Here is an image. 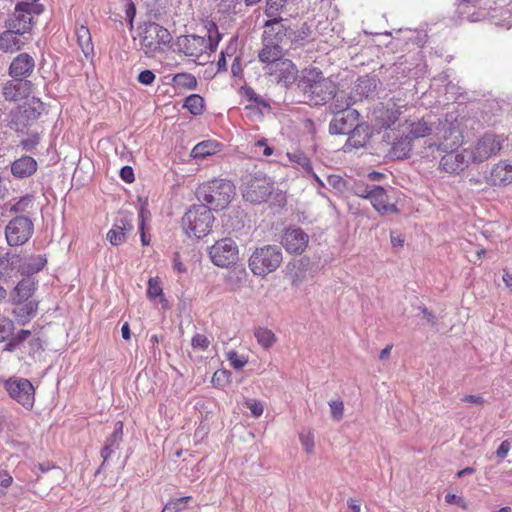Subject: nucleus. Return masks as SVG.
<instances>
[{
    "label": "nucleus",
    "mask_w": 512,
    "mask_h": 512,
    "mask_svg": "<svg viewBox=\"0 0 512 512\" xmlns=\"http://www.w3.org/2000/svg\"><path fill=\"white\" fill-rule=\"evenodd\" d=\"M209 344L210 341L203 334H195L191 341V345L194 349L206 350Z\"/></svg>",
    "instance_id": "864d4df0"
},
{
    "label": "nucleus",
    "mask_w": 512,
    "mask_h": 512,
    "mask_svg": "<svg viewBox=\"0 0 512 512\" xmlns=\"http://www.w3.org/2000/svg\"><path fill=\"white\" fill-rule=\"evenodd\" d=\"M438 125L442 126L441 130L444 132L442 141L437 146V150L445 152L442 156L439 166L440 168L450 174H458L464 171L472 159L469 150L458 152L457 148L462 144L463 136L459 127L452 122L445 120L442 122L438 119Z\"/></svg>",
    "instance_id": "f257e3e1"
},
{
    "label": "nucleus",
    "mask_w": 512,
    "mask_h": 512,
    "mask_svg": "<svg viewBox=\"0 0 512 512\" xmlns=\"http://www.w3.org/2000/svg\"><path fill=\"white\" fill-rule=\"evenodd\" d=\"M183 107L194 116L201 115L205 108L204 99L199 94H191L185 98Z\"/></svg>",
    "instance_id": "4c0bfd02"
},
{
    "label": "nucleus",
    "mask_w": 512,
    "mask_h": 512,
    "mask_svg": "<svg viewBox=\"0 0 512 512\" xmlns=\"http://www.w3.org/2000/svg\"><path fill=\"white\" fill-rule=\"evenodd\" d=\"M33 195H25L19 198V200L11 206L10 211L14 213H22L32 203Z\"/></svg>",
    "instance_id": "3c124183"
},
{
    "label": "nucleus",
    "mask_w": 512,
    "mask_h": 512,
    "mask_svg": "<svg viewBox=\"0 0 512 512\" xmlns=\"http://www.w3.org/2000/svg\"><path fill=\"white\" fill-rule=\"evenodd\" d=\"M231 372L228 370H217L212 377L215 387H224L230 382Z\"/></svg>",
    "instance_id": "49530a36"
},
{
    "label": "nucleus",
    "mask_w": 512,
    "mask_h": 512,
    "mask_svg": "<svg viewBox=\"0 0 512 512\" xmlns=\"http://www.w3.org/2000/svg\"><path fill=\"white\" fill-rule=\"evenodd\" d=\"M269 28H264L262 35L263 47L258 53L259 61L262 63L273 65L275 62L283 60V48L281 42L276 41L273 36H270Z\"/></svg>",
    "instance_id": "f3484780"
},
{
    "label": "nucleus",
    "mask_w": 512,
    "mask_h": 512,
    "mask_svg": "<svg viewBox=\"0 0 512 512\" xmlns=\"http://www.w3.org/2000/svg\"><path fill=\"white\" fill-rule=\"evenodd\" d=\"M235 195V185L230 180L221 178L203 182L196 189L199 202L216 212L227 208Z\"/></svg>",
    "instance_id": "7ed1b4c3"
},
{
    "label": "nucleus",
    "mask_w": 512,
    "mask_h": 512,
    "mask_svg": "<svg viewBox=\"0 0 512 512\" xmlns=\"http://www.w3.org/2000/svg\"><path fill=\"white\" fill-rule=\"evenodd\" d=\"M231 73L234 77H242L243 75V67L241 63V57L236 56L231 65Z\"/></svg>",
    "instance_id": "774afa93"
},
{
    "label": "nucleus",
    "mask_w": 512,
    "mask_h": 512,
    "mask_svg": "<svg viewBox=\"0 0 512 512\" xmlns=\"http://www.w3.org/2000/svg\"><path fill=\"white\" fill-rule=\"evenodd\" d=\"M380 85L379 79L375 76H364L357 80L355 92L357 95L365 98H373Z\"/></svg>",
    "instance_id": "7c9ffc66"
},
{
    "label": "nucleus",
    "mask_w": 512,
    "mask_h": 512,
    "mask_svg": "<svg viewBox=\"0 0 512 512\" xmlns=\"http://www.w3.org/2000/svg\"><path fill=\"white\" fill-rule=\"evenodd\" d=\"M297 66L289 59H283L275 62L269 67L268 74L273 81L284 88H290L293 84H297L299 76Z\"/></svg>",
    "instance_id": "2eb2a0df"
},
{
    "label": "nucleus",
    "mask_w": 512,
    "mask_h": 512,
    "mask_svg": "<svg viewBox=\"0 0 512 512\" xmlns=\"http://www.w3.org/2000/svg\"><path fill=\"white\" fill-rule=\"evenodd\" d=\"M29 354H35L37 352L43 351V341L39 337H33L29 340Z\"/></svg>",
    "instance_id": "69168bd1"
},
{
    "label": "nucleus",
    "mask_w": 512,
    "mask_h": 512,
    "mask_svg": "<svg viewBox=\"0 0 512 512\" xmlns=\"http://www.w3.org/2000/svg\"><path fill=\"white\" fill-rule=\"evenodd\" d=\"M270 36H273L276 41L283 43L285 39L289 40L292 45L303 46L309 41L313 31L307 22H303L298 29H293L287 25L285 21H280V24H273L269 26Z\"/></svg>",
    "instance_id": "9d476101"
},
{
    "label": "nucleus",
    "mask_w": 512,
    "mask_h": 512,
    "mask_svg": "<svg viewBox=\"0 0 512 512\" xmlns=\"http://www.w3.org/2000/svg\"><path fill=\"white\" fill-rule=\"evenodd\" d=\"M238 255V246L231 238L216 241L209 250V256L213 264L222 268L236 264L239 258Z\"/></svg>",
    "instance_id": "f8f14e48"
},
{
    "label": "nucleus",
    "mask_w": 512,
    "mask_h": 512,
    "mask_svg": "<svg viewBox=\"0 0 512 512\" xmlns=\"http://www.w3.org/2000/svg\"><path fill=\"white\" fill-rule=\"evenodd\" d=\"M283 261V252L280 246L267 244L257 247L248 260L251 272L256 276L265 277L276 271Z\"/></svg>",
    "instance_id": "39448f33"
},
{
    "label": "nucleus",
    "mask_w": 512,
    "mask_h": 512,
    "mask_svg": "<svg viewBox=\"0 0 512 512\" xmlns=\"http://www.w3.org/2000/svg\"><path fill=\"white\" fill-rule=\"evenodd\" d=\"M434 123H429L424 118L410 124V131L406 135L410 139H418L431 134Z\"/></svg>",
    "instance_id": "c9c22d12"
},
{
    "label": "nucleus",
    "mask_w": 512,
    "mask_h": 512,
    "mask_svg": "<svg viewBox=\"0 0 512 512\" xmlns=\"http://www.w3.org/2000/svg\"><path fill=\"white\" fill-rule=\"evenodd\" d=\"M247 405H248V408L250 409L251 411V414L254 416V417H259L262 415L263 413V405L260 401H257V400H249L247 402Z\"/></svg>",
    "instance_id": "338daca9"
},
{
    "label": "nucleus",
    "mask_w": 512,
    "mask_h": 512,
    "mask_svg": "<svg viewBox=\"0 0 512 512\" xmlns=\"http://www.w3.org/2000/svg\"><path fill=\"white\" fill-rule=\"evenodd\" d=\"M219 144L212 140H205L195 145L191 151L194 159H201L213 155L218 151Z\"/></svg>",
    "instance_id": "72a5a7b5"
},
{
    "label": "nucleus",
    "mask_w": 512,
    "mask_h": 512,
    "mask_svg": "<svg viewBox=\"0 0 512 512\" xmlns=\"http://www.w3.org/2000/svg\"><path fill=\"white\" fill-rule=\"evenodd\" d=\"M37 170V162L30 156H22L11 164V172L17 178H27Z\"/></svg>",
    "instance_id": "c756f323"
},
{
    "label": "nucleus",
    "mask_w": 512,
    "mask_h": 512,
    "mask_svg": "<svg viewBox=\"0 0 512 512\" xmlns=\"http://www.w3.org/2000/svg\"><path fill=\"white\" fill-rule=\"evenodd\" d=\"M171 42L172 35L165 27L152 21L144 23L140 44L146 55L160 51L161 45L168 46Z\"/></svg>",
    "instance_id": "1a4fd4ad"
},
{
    "label": "nucleus",
    "mask_w": 512,
    "mask_h": 512,
    "mask_svg": "<svg viewBox=\"0 0 512 512\" xmlns=\"http://www.w3.org/2000/svg\"><path fill=\"white\" fill-rule=\"evenodd\" d=\"M28 38L14 24H8V29L0 34V50L6 53L19 51Z\"/></svg>",
    "instance_id": "6ab92c4d"
},
{
    "label": "nucleus",
    "mask_w": 512,
    "mask_h": 512,
    "mask_svg": "<svg viewBox=\"0 0 512 512\" xmlns=\"http://www.w3.org/2000/svg\"><path fill=\"white\" fill-rule=\"evenodd\" d=\"M327 184L338 193H343L349 189V183L339 175H328Z\"/></svg>",
    "instance_id": "37998d69"
},
{
    "label": "nucleus",
    "mask_w": 512,
    "mask_h": 512,
    "mask_svg": "<svg viewBox=\"0 0 512 512\" xmlns=\"http://www.w3.org/2000/svg\"><path fill=\"white\" fill-rule=\"evenodd\" d=\"M147 216H150V213L142 206L139 211V219H140L139 230H140V234H141V242H142V245H144V246L148 245V243H149V241L146 238V234L144 232L145 219Z\"/></svg>",
    "instance_id": "603ef678"
},
{
    "label": "nucleus",
    "mask_w": 512,
    "mask_h": 512,
    "mask_svg": "<svg viewBox=\"0 0 512 512\" xmlns=\"http://www.w3.org/2000/svg\"><path fill=\"white\" fill-rule=\"evenodd\" d=\"M512 447V441L510 440H504L500 445L499 447L497 448L496 450V456L500 459V460H503L508 452L510 451Z\"/></svg>",
    "instance_id": "0e129e2a"
},
{
    "label": "nucleus",
    "mask_w": 512,
    "mask_h": 512,
    "mask_svg": "<svg viewBox=\"0 0 512 512\" xmlns=\"http://www.w3.org/2000/svg\"><path fill=\"white\" fill-rule=\"evenodd\" d=\"M254 335H255L258 343L261 346H263L264 348L271 347L274 344V342L276 341L274 333L267 328H262V327L257 328L255 330Z\"/></svg>",
    "instance_id": "a19ab883"
},
{
    "label": "nucleus",
    "mask_w": 512,
    "mask_h": 512,
    "mask_svg": "<svg viewBox=\"0 0 512 512\" xmlns=\"http://www.w3.org/2000/svg\"><path fill=\"white\" fill-rule=\"evenodd\" d=\"M290 159L300 165L307 173H312L313 167L310 159L304 153H294Z\"/></svg>",
    "instance_id": "8fccbe9b"
},
{
    "label": "nucleus",
    "mask_w": 512,
    "mask_h": 512,
    "mask_svg": "<svg viewBox=\"0 0 512 512\" xmlns=\"http://www.w3.org/2000/svg\"><path fill=\"white\" fill-rule=\"evenodd\" d=\"M337 98L335 102L330 106V110L333 113L328 127V131L331 135H348L357 121L360 119V114L356 109L343 106L339 103ZM350 103L347 102L346 106Z\"/></svg>",
    "instance_id": "6e6552de"
},
{
    "label": "nucleus",
    "mask_w": 512,
    "mask_h": 512,
    "mask_svg": "<svg viewBox=\"0 0 512 512\" xmlns=\"http://www.w3.org/2000/svg\"><path fill=\"white\" fill-rule=\"evenodd\" d=\"M120 178L126 183H132L135 180L134 171L131 166H123L119 172Z\"/></svg>",
    "instance_id": "e2e57ef3"
},
{
    "label": "nucleus",
    "mask_w": 512,
    "mask_h": 512,
    "mask_svg": "<svg viewBox=\"0 0 512 512\" xmlns=\"http://www.w3.org/2000/svg\"><path fill=\"white\" fill-rule=\"evenodd\" d=\"M412 141V139L405 135L393 144L392 149L398 159H406L410 157L412 151Z\"/></svg>",
    "instance_id": "58836bf2"
},
{
    "label": "nucleus",
    "mask_w": 512,
    "mask_h": 512,
    "mask_svg": "<svg viewBox=\"0 0 512 512\" xmlns=\"http://www.w3.org/2000/svg\"><path fill=\"white\" fill-rule=\"evenodd\" d=\"M372 134V126L367 122H360L359 119L347 135L348 138L344 144V151L365 147Z\"/></svg>",
    "instance_id": "a211bd4d"
},
{
    "label": "nucleus",
    "mask_w": 512,
    "mask_h": 512,
    "mask_svg": "<svg viewBox=\"0 0 512 512\" xmlns=\"http://www.w3.org/2000/svg\"><path fill=\"white\" fill-rule=\"evenodd\" d=\"M47 264V258L45 255H33L28 259H24L22 265H20V273L23 276L32 277L34 274L40 272Z\"/></svg>",
    "instance_id": "2f4dec72"
},
{
    "label": "nucleus",
    "mask_w": 512,
    "mask_h": 512,
    "mask_svg": "<svg viewBox=\"0 0 512 512\" xmlns=\"http://www.w3.org/2000/svg\"><path fill=\"white\" fill-rule=\"evenodd\" d=\"M39 144V135L37 133H32L27 139H23L20 142V146L26 150L31 151Z\"/></svg>",
    "instance_id": "4d7b16f0"
},
{
    "label": "nucleus",
    "mask_w": 512,
    "mask_h": 512,
    "mask_svg": "<svg viewBox=\"0 0 512 512\" xmlns=\"http://www.w3.org/2000/svg\"><path fill=\"white\" fill-rule=\"evenodd\" d=\"M190 498L191 497L187 496L171 500L164 506L162 512H180L186 508Z\"/></svg>",
    "instance_id": "a18cd8bd"
},
{
    "label": "nucleus",
    "mask_w": 512,
    "mask_h": 512,
    "mask_svg": "<svg viewBox=\"0 0 512 512\" xmlns=\"http://www.w3.org/2000/svg\"><path fill=\"white\" fill-rule=\"evenodd\" d=\"M502 148L501 141L491 133H485L476 143L473 150H469L473 163H482L496 155Z\"/></svg>",
    "instance_id": "dca6fc26"
},
{
    "label": "nucleus",
    "mask_w": 512,
    "mask_h": 512,
    "mask_svg": "<svg viewBox=\"0 0 512 512\" xmlns=\"http://www.w3.org/2000/svg\"><path fill=\"white\" fill-rule=\"evenodd\" d=\"M123 438V423L121 421L116 422L115 427L111 435L106 439L105 444L109 445L113 449L117 450Z\"/></svg>",
    "instance_id": "79ce46f5"
},
{
    "label": "nucleus",
    "mask_w": 512,
    "mask_h": 512,
    "mask_svg": "<svg viewBox=\"0 0 512 512\" xmlns=\"http://www.w3.org/2000/svg\"><path fill=\"white\" fill-rule=\"evenodd\" d=\"M31 4L28 2H18L15 7V12L11 18L6 21L8 24H14L19 28L20 32L27 33L32 27V15L30 12Z\"/></svg>",
    "instance_id": "5701e85b"
},
{
    "label": "nucleus",
    "mask_w": 512,
    "mask_h": 512,
    "mask_svg": "<svg viewBox=\"0 0 512 512\" xmlns=\"http://www.w3.org/2000/svg\"><path fill=\"white\" fill-rule=\"evenodd\" d=\"M490 183L493 186H506L512 183V164L501 161L496 164L490 173Z\"/></svg>",
    "instance_id": "cd10ccee"
},
{
    "label": "nucleus",
    "mask_w": 512,
    "mask_h": 512,
    "mask_svg": "<svg viewBox=\"0 0 512 512\" xmlns=\"http://www.w3.org/2000/svg\"><path fill=\"white\" fill-rule=\"evenodd\" d=\"M222 39V34L217 33V35L208 36V42L205 40V49H209L211 52H215L217 50L218 44Z\"/></svg>",
    "instance_id": "052dcab7"
},
{
    "label": "nucleus",
    "mask_w": 512,
    "mask_h": 512,
    "mask_svg": "<svg viewBox=\"0 0 512 512\" xmlns=\"http://www.w3.org/2000/svg\"><path fill=\"white\" fill-rule=\"evenodd\" d=\"M297 89L303 95V102L310 106L325 105L330 100L337 99V84L325 77L317 67L305 68L301 71Z\"/></svg>",
    "instance_id": "f03ea898"
},
{
    "label": "nucleus",
    "mask_w": 512,
    "mask_h": 512,
    "mask_svg": "<svg viewBox=\"0 0 512 512\" xmlns=\"http://www.w3.org/2000/svg\"><path fill=\"white\" fill-rule=\"evenodd\" d=\"M133 231L131 217H121L116 219L113 227L107 233V240L113 246H118L127 240V236Z\"/></svg>",
    "instance_id": "b1692460"
},
{
    "label": "nucleus",
    "mask_w": 512,
    "mask_h": 512,
    "mask_svg": "<svg viewBox=\"0 0 512 512\" xmlns=\"http://www.w3.org/2000/svg\"><path fill=\"white\" fill-rule=\"evenodd\" d=\"M38 286V281L34 277L25 276L14 287L12 293V302H23L32 300L31 297L35 293Z\"/></svg>",
    "instance_id": "a878e982"
},
{
    "label": "nucleus",
    "mask_w": 512,
    "mask_h": 512,
    "mask_svg": "<svg viewBox=\"0 0 512 512\" xmlns=\"http://www.w3.org/2000/svg\"><path fill=\"white\" fill-rule=\"evenodd\" d=\"M44 112L45 104L39 98L27 99L22 105L10 111L8 127L16 133L25 134Z\"/></svg>",
    "instance_id": "423d86ee"
},
{
    "label": "nucleus",
    "mask_w": 512,
    "mask_h": 512,
    "mask_svg": "<svg viewBox=\"0 0 512 512\" xmlns=\"http://www.w3.org/2000/svg\"><path fill=\"white\" fill-rule=\"evenodd\" d=\"M155 78L154 72L149 69L141 71L137 76L138 82L146 86L151 85L155 81Z\"/></svg>",
    "instance_id": "6e6d98bb"
},
{
    "label": "nucleus",
    "mask_w": 512,
    "mask_h": 512,
    "mask_svg": "<svg viewBox=\"0 0 512 512\" xmlns=\"http://www.w3.org/2000/svg\"><path fill=\"white\" fill-rule=\"evenodd\" d=\"M376 184H369L362 181L354 182L351 186H349V191H351L355 196L370 200V195L372 194V190Z\"/></svg>",
    "instance_id": "ea45409f"
},
{
    "label": "nucleus",
    "mask_w": 512,
    "mask_h": 512,
    "mask_svg": "<svg viewBox=\"0 0 512 512\" xmlns=\"http://www.w3.org/2000/svg\"><path fill=\"white\" fill-rule=\"evenodd\" d=\"M35 67V61L28 53L17 55L9 66V74L14 79H23L29 77Z\"/></svg>",
    "instance_id": "393cba45"
},
{
    "label": "nucleus",
    "mask_w": 512,
    "mask_h": 512,
    "mask_svg": "<svg viewBox=\"0 0 512 512\" xmlns=\"http://www.w3.org/2000/svg\"><path fill=\"white\" fill-rule=\"evenodd\" d=\"M34 225L30 217L18 215L11 219L5 228V236L10 246L25 244L32 236Z\"/></svg>",
    "instance_id": "ddd939ff"
},
{
    "label": "nucleus",
    "mask_w": 512,
    "mask_h": 512,
    "mask_svg": "<svg viewBox=\"0 0 512 512\" xmlns=\"http://www.w3.org/2000/svg\"><path fill=\"white\" fill-rule=\"evenodd\" d=\"M76 36L79 46L82 49V52L87 57L91 53H93V43L91 38V33L88 27L81 25L76 29Z\"/></svg>",
    "instance_id": "e433bc0d"
},
{
    "label": "nucleus",
    "mask_w": 512,
    "mask_h": 512,
    "mask_svg": "<svg viewBox=\"0 0 512 512\" xmlns=\"http://www.w3.org/2000/svg\"><path fill=\"white\" fill-rule=\"evenodd\" d=\"M502 110V105L500 101L497 100H486L484 104V111L486 113L491 112L494 115H497Z\"/></svg>",
    "instance_id": "bf43d9fd"
},
{
    "label": "nucleus",
    "mask_w": 512,
    "mask_h": 512,
    "mask_svg": "<svg viewBox=\"0 0 512 512\" xmlns=\"http://www.w3.org/2000/svg\"><path fill=\"white\" fill-rule=\"evenodd\" d=\"M272 197V204L278 207H284L287 203L286 194L282 190H274L270 196Z\"/></svg>",
    "instance_id": "13d9d810"
},
{
    "label": "nucleus",
    "mask_w": 512,
    "mask_h": 512,
    "mask_svg": "<svg viewBox=\"0 0 512 512\" xmlns=\"http://www.w3.org/2000/svg\"><path fill=\"white\" fill-rule=\"evenodd\" d=\"M401 112L396 104L391 107L384 103H379L373 110L375 124L379 128L388 129L398 121Z\"/></svg>",
    "instance_id": "4be33fe9"
},
{
    "label": "nucleus",
    "mask_w": 512,
    "mask_h": 512,
    "mask_svg": "<svg viewBox=\"0 0 512 512\" xmlns=\"http://www.w3.org/2000/svg\"><path fill=\"white\" fill-rule=\"evenodd\" d=\"M28 81L24 82L22 79H14L13 81L7 82L3 87V95L5 100L8 101H19L25 97V90Z\"/></svg>",
    "instance_id": "473e14b6"
},
{
    "label": "nucleus",
    "mask_w": 512,
    "mask_h": 512,
    "mask_svg": "<svg viewBox=\"0 0 512 512\" xmlns=\"http://www.w3.org/2000/svg\"><path fill=\"white\" fill-rule=\"evenodd\" d=\"M176 46L185 56L199 57L204 52L205 37L196 34L182 35L177 38Z\"/></svg>",
    "instance_id": "412c9836"
},
{
    "label": "nucleus",
    "mask_w": 512,
    "mask_h": 512,
    "mask_svg": "<svg viewBox=\"0 0 512 512\" xmlns=\"http://www.w3.org/2000/svg\"><path fill=\"white\" fill-rule=\"evenodd\" d=\"M162 295L163 289L159 278H150L148 281L147 297L150 300H155L156 298L162 297Z\"/></svg>",
    "instance_id": "c03bdc74"
},
{
    "label": "nucleus",
    "mask_w": 512,
    "mask_h": 512,
    "mask_svg": "<svg viewBox=\"0 0 512 512\" xmlns=\"http://www.w3.org/2000/svg\"><path fill=\"white\" fill-rule=\"evenodd\" d=\"M13 304H15L13 315L18 323L24 325L37 314L39 302L36 300H26L23 302H13Z\"/></svg>",
    "instance_id": "c85d7f7f"
},
{
    "label": "nucleus",
    "mask_w": 512,
    "mask_h": 512,
    "mask_svg": "<svg viewBox=\"0 0 512 512\" xmlns=\"http://www.w3.org/2000/svg\"><path fill=\"white\" fill-rule=\"evenodd\" d=\"M172 83L175 89H186V90H194L197 88V79L196 77L187 72L177 73L172 78Z\"/></svg>",
    "instance_id": "f704fd0d"
},
{
    "label": "nucleus",
    "mask_w": 512,
    "mask_h": 512,
    "mask_svg": "<svg viewBox=\"0 0 512 512\" xmlns=\"http://www.w3.org/2000/svg\"><path fill=\"white\" fill-rule=\"evenodd\" d=\"M209 207L203 204L192 205L182 218V224L188 236L201 239L209 234L215 217Z\"/></svg>",
    "instance_id": "0eeeda50"
},
{
    "label": "nucleus",
    "mask_w": 512,
    "mask_h": 512,
    "mask_svg": "<svg viewBox=\"0 0 512 512\" xmlns=\"http://www.w3.org/2000/svg\"><path fill=\"white\" fill-rule=\"evenodd\" d=\"M372 191L370 202L377 212L381 215L399 214L400 210L395 203L390 202L391 197L384 187L375 185Z\"/></svg>",
    "instance_id": "aec40b11"
},
{
    "label": "nucleus",
    "mask_w": 512,
    "mask_h": 512,
    "mask_svg": "<svg viewBox=\"0 0 512 512\" xmlns=\"http://www.w3.org/2000/svg\"><path fill=\"white\" fill-rule=\"evenodd\" d=\"M280 243L289 254L301 255L308 247L309 235L301 227L290 225L282 230Z\"/></svg>",
    "instance_id": "4468645a"
},
{
    "label": "nucleus",
    "mask_w": 512,
    "mask_h": 512,
    "mask_svg": "<svg viewBox=\"0 0 512 512\" xmlns=\"http://www.w3.org/2000/svg\"><path fill=\"white\" fill-rule=\"evenodd\" d=\"M4 257H5V259L9 260L8 265L11 268V270H14L17 268L18 271L20 272V265H22L24 262V259H22L20 255H18V254L10 255L9 253H7Z\"/></svg>",
    "instance_id": "680f3d73"
},
{
    "label": "nucleus",
    "mask_w": 512,
    "mask_h": 512,
    "mask_svg": "<svg viewBox=\"0 0 512 512\" xmlns=\"http://www.w3.org/2000/svg\"><path fill=\"white\" fill-rule=\"evenodd\" d=\"M331 409V415L333 419L339 421L343 417L344 404L342 401H331L329 402Z\"/></svg>",
    "instance_id": "5fc2aeb1"
},
{
    "label": "nucleus",
    "mask_w": 512,
    "mask_h": 512,
    "mask_svg": "<svg viewBox=\"0 0 512 512\" xmlns=\"http://www.w3.org/2000/svg\"><path fill=\"white\" fill-rule=\"evenodd\" d=\"M8 395L25 409H32L35 402V389L26 378L10 377L4 382Z\"/></svg>",
    "instance_id": "9b49d317"
},
{
    "label": "nucleus",
    "mask_w": 512,
    "mask_h": 512,
    "mask_svg": "<svg viewBox=\"0 0 512 512\" xmlns=\"http://www.w3.org/2000/svg\"><path fill=\"white\" fill-rule=\"evenodd\" d=\"M14 330V323L12 320L3 318L0 320V342L7 340Z\"/></svg>",
    "instance_id": "de8ad7c7"
},
{
    "label": "nucleus",
    "mask_w": 512,
    "mask_h": 512,
    "mask_svg": "<svg viewBox=\"0 0 512 512\" xmlns=\"http://www.w3.org/2000/svg\"><path fill=\"white\" fill-rule=\"evenodd\" d=\"M227 359L231 366L236 370L242 369L248 362L247 358L238 355L236 351H229L227 353Z\"/></svg>",
    "instance_id": "09e8293b"
},
{
    "label": "nucleus",
    "mask_w": 512,
    "mask_h": 512,
    "mask_svg": "<svg viewBox=\"0 0 512 512\" xmlns=\"http://www.w3.org/2000/svg\"><path fill=\"white\" fill-rule=\"evenodd\" d=\"M289 0H265L264 14L268 19L264 22L263 27L269 28L273 24H280V21H286L281 17V12L287 5Z\"/></svg>",
    "instance_id": "bb28decb"
},
{
    "label": "nucleus",
    "mask_w": 512,
    "mask_h": 512,
    "mask_svg": "<svg viewBox=\"0 0 512 512\" xmlns=\"http://www.w3.org/2000/svg\"><path fill=\"white\" fill-rule=\"evenodd\" d=\"M241 193L246 202L265 203L273 193V181L261 171L246 174L241 178Z\"/></svg>",
    "instance_id": "20e7f679"
}]
</instances>
